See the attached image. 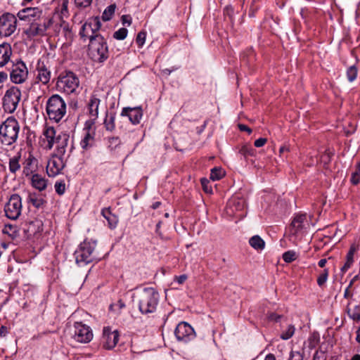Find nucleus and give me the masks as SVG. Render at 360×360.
I'll return each mask as SVG.
<instances>
[{
  "mask_svg": "<svg viewBox=\"0 0 360 360\" xmlns=\"http://www.w3.org/2000/svg\"><path fill=\"white\" fill-rule=\"evenodd\" d=\"M88 56L94 62L103 63L109 56L106 41L103 36H96L88 45Z\"/></svg>",
  "mask_w": 360,
  "mask_h": 360,
  "instance_id": "obj_1",
  "label": "nucleus"
},
{
  "mask_svg": "<svg viewBox=\"0 0 360 360\" xmlns=\"http://www.w3.org/2000/svg\"><path fill=\"white\" fill-rule=\"evenodd\" d=\"M19 124L13 117L6 119L0 126V141L6 146H11L18 139Z\"/></svg>",
  "mask_w": 360,
  "mask_h": 360,
  "instance_id": "obj_2",
  "label": "nucleus"
},
{
  "mask_svg": "<svg viewBox=\"0 0 360 360\" xmlns=\"http://www.w3.org/2000/svg\"><path fill=\"white\" fill-rule=\"evenodd\" d=\"M46 113L51 120L60 122L66 113V104L58 94L51 96L46 103Z\"/></svg>",
  "mask_w": 360,
  "mask_h": 360,
  "instance_id": "obj_3",
  "label": "nucleus"
},
{
  "mask_svg": "<svg viewBox=\"0 0 360 360\" xmlns=\"http://www.w3.org/2000/svg\"><path fill=\"white\" fill-rule=\"evenodd\" d=\"M79 84V78L72 72L61 73L56 83L57 89L70 94L75 91Z\"/></svg>",
  "mask_w": 360,
  "mask_h": 360,
  "instance_id": "obj_4",
  "label": "nucleus"
},
{
  "mask_svg": "<svg viewBox=\"0 0 360 360\" xmlns=\"http://www.w3.org/2000/svg\"><path fill=\"white\" fill-rule=\"evenodd\" d=\"M96 248V242H83L79 250L75 253V259L77 263L88 264L94 261L96 258L94 252Z\"/></svg>",
  "mask_w": 360,
  "mask_h": 360,
  "instance_id": "obj_5",
  "label": "nucleus"
},
{
  "mask_svg": "<svg viewBox=\"0 0 360 360\" xmlns=\"http://www.w3.org/2000/svg\"><path fill=\"white\" fill-rule=\"evenodd\" d=\"M22 199L18 194H13L10 196L4 206V212L7 218L16 220L22 212Z\"/></svg>",
  "mask_w": 360,
  "mask_h": 360,
  "instance_id": "obj_6",
  "label": "nucleus"
},
{
  "mask_svg": "<svg viewBox=\"0 0 360 360\" xmlns=\"http://www.w3.org/2000/svg\"><path fill=\"white\" fill-rule=\"evenodd\" d=\"M21 91L17 86H11L6 91L3 98V106L6 111L13 112L20 101Z\"/></svg>",
  "mask_w": 360,
  "mask_h": 360,
  "instance_id": "obj_7",
  "label": "nucleus"
},
{
  "mask_svg": "<svg viewBox=\"0 0 360 360\" xmlns=\"http://www.w3.org/2000/svg\"><path fill=\"white\" fill-rule=\"evenodd\" d=\"M101 27V23L98 17L90 18L82 25L79 34L84 41L89 39L91 41L96 36H101L98 33Z\"/></svg>",
  "mask_w": 360,
  "mask_h": 360,
  "instance_id": "obj_8",
  "label": "nucleus"
},
{
  "mask_svg": "<svg viewBox=\"0 0 360 360\" xmlns=\"http://www.w3.org/2000/svg\"><path fill=\"white\" fill-rule=\"evenodd\" d=\"M51 24V20L49 19H44L43 20H36V19H34L30 22L28 27L25 29L24 33L27 35V38L30 39L38 36H44Z\"/></svg>",
  "mask_w": 360,
  "mask_h": 360,
  "instance_id": "obj_9",
  "label": "nucleus"
},
{
  "mask_svg": "<svg viewBox=\"0 0 360 360\" xmlns=\"http://www.w3.org/2000/svg\"><path fill=\"white\" fill-rule=\"evenodd\" d=\"M17 18L10 13H6L0 16V35L9 37L15 32L17 28Z\"/></svg>",
  "mask_w": 360,
  "mask_h": 360,
  "instance_id": "obj_10",
  "label": "nucleus"
},
{
  "mask_svg": "<svg viewBox=\"0 0 360 360\" xmlns=\"http://www.w3.org/2000/svg\"><path fill=\"white\" fill-rule=\"evenodd\" d=\"M67 158L54 154L49 160L46 166V172L49 176L54 177L59 174L65 167Z\"/></svg>",
  "mask_w": 360,
  "mask_h": 360,
  "instance_id": "obj_11",
  "label": "nucleus"
},
{
  "mask_svg": "<svg viewBox=\"0 0 360 360\" xmlns=\"http://www.w3.org/2000/svg\"><path fill=\"white\" fill-rule=\"evenodd\" d=\"M28 70L26 65L22 61H18L13 64L10 73L11 81L15 84H22L27 79Z\"/></svg>",
  "mask_w": 360,
  "mask_h": 360,
  "instance_id": "obj_12",
  "label": "nucleus"
},
{
  "mask_svg": "<svg viewBox=\"0 0 360 360\" xmlns=\"http://www.w3.org/2000/svg\"><path fill=\"white\" fill-rule=\"evenodd\" d=\"M74 338L79 342L87 343L92 340L93 333L88 326L77 322L75 323Z\"/></svg>",
  "mask_w": 360,
  "mask_h": 360,
  "instance_id": "obj_13",
  "label": "nucleus"
},
{
  "mask_svg": "<svg viewBox=\"0 0 360 360\" xmlns=\"http://www.w3.org/2000/svg\"><path fill=\"white\" fill-rule=\"evenodd\" d=\"M175 335L178 340L188 342L195 338V333L193 328L186 322H181L175 329Z\"/></svg>",
  "mask_w": 360,
  "mask_h": 360,
  "instance_id": "obj_14",
  "label": "nucleus"
},
{
  "mask_svg": "<svg viewBox=\"0 0 360 360\" xmlns=\"http://www.w3.org/2000/svg\"><path fill=\"white\" fill-rule=\"evenodd\" d=\"M119 333L117 330L112 331L110 327H104L101 342L103 348L111 349L115 347L119 340Z\"/></svg>",
  "mask_w": 360,
  "mask_h": 360,
  "instance_id": "obj_15",
  "label": "nucleus"
},
{
  "mask_svg": "<svg viewBox=\"0 0 360 360\" xmlns=\"http://www.w3.org/2000/svg\"><path fill=\"white\" fill-rule=\"evenodd\" d=\"M158 304L157 298L154 294H146L140 300L139 309L143 314L153 312Z\"/></svg>",
  "mask_w": 360,
  "mask_h": 360,
  "instance_id": "obj_16",
  "label": "nucleus"
},
{
  "mask_svg": "<svg viewBox=\"0 0 360 360\" xmlns=\"http://www.w3.org/2000/svg\"><path fill=\"white\" fill-rule=\"evenodd\" d=\"M36 70L37 72V80L43 84H47L51 79V73L48 65L44 61L39 60L37 65Z\"/></svg>",
  "mask_w": 360,
  "mask_h": 360,
  "instance_id": "obj_17",
  "label": "nucleus"
},
{
  "mask_svg": "<svg viewBox=\"0 0 360 360\" xmlns=\"http://www.w3.org/2000/svg\"><path fill=\"white\" fill-rule=\"evenodd\" d=\"M121 115L128 117L133 124H138L143 117V110L141 107H127L122 109Z\"/></svg>",
  "mask_w": 360,
  "mask_h": 360,
  "instance_id": "obj_18",
  "label": "nucleus"
},
{
  "mask_svg": "<svg viewBox=\"0 0 360 360\" xmlns=\"http://www.w3.org/2000/svg\"><path fill=\"white\" fill-rule=\"evenodd\" d=\"M69 142L70 135L68 134L63 132L58 134L55 142L56 144V150L55 154L65 157Z\"/></svg>",
  "mask_w": 360,
  "mask_h": 360,
  "instance_id": "obj_19",
  "label": "nucleus"
},
{
  "mask_svg": "<svg viewBox=\"0 0 360 360\" xmlns=\"http://www.w3.org/2000/svg\"><path fill=\"white\" fill-rule=\"evenodd\" d=\"M22 173L25 176H30L37 169L38 160L32 155L30 154L23 162Z\"/></svg>",
  "mask_w": 360,
  "mask_h": 360,
  "instance_id": "obj_20",
  "label": "nucleus"
},
{
  "mask_svg": "<svg viewBox=\"0 0 360 360\" xmlns=\"http://www.w3.org/2000/svg\"><path fill=\"white\" fill-rule=\"evenodd\" d=\"M307 215L305 214H300L296 215L290 224V232L293 235L297 234L302 229L304 228Z\"/></svg>",
  "mask_w": 360,
  "mask_h": 360,
  "instance_id": "obj_21",
  "label": "nucleus"
},
{
  "mask_svg": "<svg viewBox=\"0 0 360 360\" xmlns=\"http://www.w3.org/2000/svg\"><path fill=\"white\" fill-rule=\"evenodd\" d=\"M100 102L101 101L99 98H98L95 95H92L88 103L89 114L91 117V124H93L94 121L98 117Z\"/></svg>",
  "mask_w": 360,
  "mask_h": 360,
  "instance_id": "obj_22",
  "label": "nucleus"
},
{
  "mask_svg": "<svg viewBox=\"0 0 360 360\" xmlns=\"http://www.w3.org/2000/svg\"><path fill=\"white\" fill-rule=\"evenodd\" d=\"M12 55L11 46L8 43L0 44V68L6 65Z\"/></svg>",
  "mask_w": 360,
  "mask_h": 360,
  "instance_id": "obj_23",
  "label": "nucleus"
},
{
  "mask_svg": "<svg viewBox=\"0 0 360 360\" xmlns=\"http://www.w3.org/2000/svg\"><path fill=\"white\" fill-rule=\"evenodd\" d=\"M31 185L39 191H44L47 186V180L39 174H34L31 176Z\"/></svg>",
  "mask_w": 360,
  "mask_h": 360,
  "instance_id": "obj_24",
  "label": "nucleus"
},
{
  "mask_svg": "<svg viewBox=\"0 0 360 360\" xmlns=\"http://www.w3.org/2000/svg\"><path fill=\"white\" fill-rule=\"evenodd\" d=\"M43 135L47 141L46 148L49 150L52 149L57 136L56 129L53 127H48L44 130Z\"/></svg>",
  "mask_w": 360,
  "mask_h": 360,
  "instance_id": "obj_25",
  "label": "nucleus"
},
{
  "mask_svg": "<svg viewBox=\"0 0 360 360\" xmlns=\"http://www.w3.org/2000/svg\"><path fill=\"white\" fill-rule=\"evenodd\" d=\"M245 200L240 198H233L229 201L227 204V212L230 214H234L235 212L241 211L245 207Z\"/></svg>",
  "mask_w": 360,
  "mask_h": 360,
  "instance_id": "obj_26",
  "label": "nucleus"
},
{
  "mask_svg": "<svg viewBox=\"0 0 360 360\" xmlns=\"http://www.w3.org/2000/svg\"><path fill=\"white\" fill-rule=\"evenodd\" d=\"M37 13H39V11L35 8H27L20 11L17 15L21 20H27L29 22H30L32 18L37 16Z\"/></svg>",
  "mask_w": 360,
  "mask_h": 360,
  "instance_id": "obj_27",
  "label": "nucleus"
},
{
  "mask_svg": "<svg viewBox=\"0 0 360 360\" xmlns=\"http://www.w3.org/2000/svg\"><path fill=\"white\" fill-rule=\"evenodd\" d=\"M357 251V248L352 245H351L347 255H346V262L343 266L341 268L342 272H346L352 265L354 262V253Z\"/></svg>",
  "mask_w": 360,
  "mask_h": 360,
  "instance_id": "obj_28",
  "label": "nucleus"
},
{
  "mask_svg": "<svg viewBox=\"0 0 360 360\" xmlns=\"http://www.w3.org/2000/svg\"><path fill=\"white\" fill-rule=\"evenodd\" d=\"M27 200L29 203L32 204L37 209L43 208L46 203V201L37 193H30L28 196Z\"/></svg>",
  "mask_w": 360,
  "mask_h": 360,
  "instance_id": "obj_29",
  "label": "nucleus"
},
{
  "mask_svg": "<svg viewBox=\"0 0 360 360\" xmlns=\"http://www.w3.org/2000/svg\"><path fill=\"white\" fill-rule=\"evenodd\" d=\"M249 244L256 250H262L265 247V242L258 235L251 237L249 240Z\"/></svg>",
  "mask_w": 360,
  "mask_h": 360,
  "instance_id": "obj_30",
  "label": "nucleus"
},
{
  "mask_svg": "<svg viewBox=\"0 0 360 360\" xmlns=\"http://www.w3.org/2000/svg\"><path fill=\"white\" fill-rule=\"evenodd\" d=\"M347 314L352 319L359 321L360 320V307L353 304L350 302L347 307Z\"/></svg>",
  "mask_w": 360,
  "mask_h": 360,
  "instance_id": "obj_31",
  "label": "nucleus"
},
{
  "mask_svg": "<svg viewBox=\"0 0 360 360\" xmlns=\"http://www.w3.org/2000/svg\"><path fill=\"white\" fill-rule=\"evenodd\" d=\"M94 144V136L89 131H86L85 136L80 142V146L84 150H87Z\"/></svg>",
  "mask_w": 360,
  "mask_h": 360,
  "instance_id": "obj_32",
  "label": "nucleus"
},
{
  "mask_svg": "<svg viewBox=\"0 0 360 360\" xmlns=\"http://www.w3.org/2000/svg\"><path fill=\"white\" fill-rule=\"evenodd\" d=\"M101 214L108 221L110 227H115L117 221L115 220V217L112 214L110 208H105L102 210Z\"/></svg>",
  "mask_w": 360,
  "mask_h": 360,
  "instance_id": "obj_33",
  "label": "nucleus"
},
{
  "mask_svg": "<svg viewBox=\"0 0 360 360\" xmlns=\"http://www.w3.org/2000/svg\"><path fill=\"white\" fill-rule=\"evenodd\" d=\"M115 115L113 113L108 114L106 115V117L104 120V125L105 129L108 131H112L115 128Z\"/></svg>",
  "mask_w": 360,
  "mask_h": 360,
  "instance_id": "obj_34",
  "label": "nucleus"
},
{
  "mask_svg": "<svg viewBox=\"0 0 360 360\" xmlns=\"http://www.w3.org/2000/svg\"><path fill=\"white\" fill-rule=\"evenodd\" d=\"M115 8H116L115 4H111V5L108 6L104 10V11H103V13L102 14V20L103 21H108V20H110L112 18V17L114 15V13H115Z\"/></svg>",
  "mask_w": 360,
  "mask_h": 360,
  "instance_id": "obj_35",
  "label": "nucleus"
},
{
  "mask_svg": "<svg viewBox=\"0 0 360 360\" xmlns=\"http://www.w3.org/2000/svg\"><path fill=\"white\" fill-rule=\"evenodd\" d=\"M225 175V172L221 167H214L211 169L210 179L212 181L220 180Z\"/></svg>",
  "mask_w": 360,
  "mask_h": 360,
  "instance_id": "obj_36",
  "label": "nucleus"
},
{
  "mask_svg": "<svg viewBox=\"0 0 360 360\" xmlns=\"http://www.w3.org/2000/svg\"><path fill=\"white\" fill-rule=\"evenodd\" d=\"M20 168L19 158L14 157L9 160V170L11 173L15 174Z\"/></svg>",
  "mask_w": 360,
  "mask_h": 360,
  "instance_id": "obj_37",
  "label": "nucleus"
},
{
  "mask_svg": "<svg viewBox=\"0 0 360 360\" xmlns=\"http://www.w3.org/2000/svg\"><path fill=\"white\" fill-rule=\"evenodd\" d=\"M93 0H75L76 8L79 10L86 9L91 6Z\"/></svg>",
  "mask_w": 360,
  "mask_h": 360,
  "instance_id": "obj_38",
  "label": "nucleus"
},
{
  "mask_svg": "<svg viewBox=\"0 0 360 360\" xmlns=\"http://www.w3.org/2000/svg\"><path fill=\"white\" fill-rule=\"evenodd\" d=\"M357 68L356 66L352 65L349 67L347 70V79L352 82L355 80L357 76Z\"/></svg>",
  "mask_w": 360,
  "mask_h": 360,
  "instance_id": "obj_39",
  "label": "nucleus"
},
{
  "mask_svg": "<svg viewBox=\"0 0 360 360\" xmlns=\"http://www.w3.org/2000/svg\"><path fill=\"white\" fill-rule=\"evenodd\" d=\"M121 143L120 139L117 136L109 137L108 139V146L110 150L115 149Z\"/></svg>",
  "mask_w": 360,
  "mask_h": 360,
  "instance_id": "obj_40",
  "label": "nucleus"
},
{
  "mask_svg": "<svg viewBox=\"0 0 360 360\" xmlns=\"http://www.w3.org/2000/svg\"><path fill=\"white\" fill-rule=\"evenodd\" d=\"M3 233L13 236L17 233V226L11 224H5Z\"/></svg>",
  "mask_w": 360,
  "mask_h": 360,
  "instance_id": "obj_41",
  "label": "nucleus"
},
{
  "mask_svg": "<svg viewBox=\"0 0 360 360\" xmlns=\"http://www.w3.org/2000/svg\"><path fill=\"white\" fill-rule=\"evenodd\" d=\"M283 259L287 263L292 262L297 259V254L292 250L287 251L283 253Z\"/></svg>",
  "mask_w": 360,
  "mask_h": 360,
  "instance_id": "obj_42",
  "label": "nucleus"
},
{
  "mask_svg": "<svg viewBox=\"0 0 360 360\" xmlns=\"http://www.w3.org/2000/svg\"><path fill=\"white\" fill-rule=\"evenodd\" d=\"M295 330V327L292 325L288 326L287 330L281 334V338L285 340L290 339L294 335Z\"/></svg>",
  "mask_w": 360,
  "mask_h": 360,
  "instance_id": "obj_43",
  "label": "nucleus"
},
{
  "mask_svg": "<svg viewBox=\"0 0 360 360\" xmlns=\"http://www.w3.org/2000/svg\"><path fill=\"white\" fill-rule=\"evenodd\" d=\"M328 276V270L327 269H323L317 278V283L319 286L323 285L327 281Z\"/></svg>",
  "mask_w": 360,
  "mask_h": 360,
  "instance_id": "obj_44",
  "label": "nucleus"
},
{
  "mask_svg": "<svg viewBox=\"0 0 360 360\" xmlns=\"http://www.w3.org/2000/svg\"><path fill=\"white\" fill-rule=\"evenodd\" d=\"M127 32V30L126 28L122 27L115 32L113 34V37L117 39L122 40L126 38Z\"/></svg>",
  "mask_w": 360,
  "mask_h": 360,
  "instance_id": "obj_45",
  "label": "nucleus"
},
{
  "mask_svg": "<svg viewBox=\"0 0 360 360\" xmlns=\"http://www.w3.org/2000/svg\"><path fill=\"white\" fill-rule=\"evenodd\" d=\"M200 181H201V185H202L203 191L206 193H209V194L212 193V186H210V181L205 178H202V179H201Z\"/></svg>",
  "mask_w": 360,
  "mask_h": 360,
  "instance_id": "obj_46",
  "label": "nucleus"
},
{
  "mask_svg": "<svg viewBox=\"0 0 360 360\" xmlns=\"http://www.w3.org/2000/svg\"><path fill=\"white\" fill-rule=\"evenodd\" d=\"M54 187L56 192L60 195H63L65 191V184L64 181L56 182Z\"/></svg>",
  "mask_w": 360,
  "mask_h": 360,
  "instance_id": "obj_47",
  "label": "nucleus"
},
{
  "mask_svg": "<svg viewBox=\"0 0 360 360\" xmlns=\"http://www.w3.org/2000/svg\"><path fill=\"white\" fill-rule=\"evenodd\" d=\"M146 36V34L145 32H140L138 33L136 39V42L139 47H141L144 44Z\"/></svg>",
  "mask_w": 360,
  "mask_h": 360,
  "instance_id": "obj_48",
  "label": "nucleus"
},
{
  "mask_svg": "<svg viewBox=\"0 0 360 360\" xmlns=\"http://www.w3.org/2000/svg\"><path fill=\"white\" fill-rule=\"evenodd\" d=\"M327 355L326 352L321 349L317 350L312 360H326Z\"/></svg>",
  "mask_w": 360,
  "mask_h": 360,
  "instance_id": "obj_49",
  "label": "nucleus"
},
{
  "mask_svg": "<svg viewBox=\"0 0 360 360\" xmlns=\"http://www.w3.org/2000/svg\"><path fill=\"white\" fill-rule=\"evenodd\" d=\"M289 360H303L302 354L299 352H291Z\"/></svg>",
  "mask_w": 360,
  "mask_h": 360,
  "instance_id": "obj_50",
  "label": "nucleus"
},
{
  "mask_svg": "<svg viewBox=\"0 0 360 360\" xmlns=\"http://www.w3.org/2000/svg\"><path fill=\"white\" fill-rule=\"evenodd\" d=\"M351 181L353 184L356 185L360 181V174H359V169L354 173L352 174Z\"/></svg>",
  "mask_w": 360,
  "mask_h": 360,
  "instance_id": "obj_51",
  "label": "nucleus"
},
{
  "mask_svg": "<svg viewBox=\"0 0 360 360\" xmlns=\"http://www.w3.org/2000/svg\"><path fill=\"white\" fill-rule=\"evenodd\" d=\"M266 142L267 139L266 138H259L255 141L254 145L255 147L259 148L263 146Z\"/></svg>",
  "mask_w": 360,
  "mask_h": 360,
  "instance_id": "obj_52",
  "label": "nucleus"
},
{
  "mask_svg": "<svg viewBox=\"0 0 360 360\" xmlns=\"http://www.w3.org/2000/svg\"><path fill=\"white\" fill-rule=\"evenodd\" d=\"M281 315H278L275 313H271L268 316V319L269 321H276V322H278L281 319Z\"/></svg>",
  "mask_w": 360,
  "mask_h": 360,
  "instance_id": "obj_53",
  "label": "nucleus"
},
{
  "mask_svg": "<svg viewBox=\"0 0 360 360\" xmlns=\"http://www.w3.org/2000/svg\"><path fill=\"white\" fill-rule=\"evenodd\" d=\"M118 305L119 306V309H122L123 307H124V303L122 302V300H119L118 302H117V304H112L110 305L109 307V309H111V310H114L115 307Z\"/></svg>",
  "mask_w": 360,
  "mask_h": 360,
  "instance_id": "obj_54",
  "label": "nucleus"
},
{
  "mask_svg": "<svg viewBox=\"0 0 360 360\" xmlns=\"http://www.w3.org/2000/svg\"><path fill=\"white\" fill-rule=\"evenodd\" d=\"M238 128L240 131H247L249 134L252 133V129L247 125L240 124L238 125Z\"/></svg>",
  "mask_w": 360,
  "mask_h": 360,
  "instance_id": "obj_55",
  "label": "nucleus"
},
{
  "mask_svg": "<svg viewBox=\"0 0 360 360\" xmlns=\"http://www.w3.org/2000/svg\"><path fill=\"white\" fill-rule=\"evenodd\" d=\"M8 79V75L6 72H0V83L4 82Z\"/></svg>",
  "mask_w": 360,
  "mask_h": 360,
  "instance_id": "obj_56",
  "label": "nucleus"
},
{
  "mask_svg": "<svg viewBox=\"0 0 360 360\" xmlns=\"http://www.w3.org/2000/svg\"><path fill=\"white\" fill-rule=\"evenodd\" d=\"M176 279L179 284H181L187 279V276L184 274L176 277Z\"/></svg>",
  "mask_w": 360,
  "mask_h": 360,
  "instance_id": "obj_57",
  "label": "nucleus"
},
{
  "mask_svg": "<svg viewBox=\"0 0 360 360\" xmlns=\"http://www.w3.org/2000/svg\"><path fill=\"white\" fill-rule=\"evenodd\" d=\"M7 333L8 329L5 326H1L0 329V335L4 337Z\"/></svg>",
  "mask_w": 360,
  "mask_h": 360,
  "instance_id": "obj_58",
  "label": "nucleus"
},
{
  "mask_svg": "<svg viewBox=\"0 0 360 360\" xmlns=\"http://www.w3.org/2000/svg\"><path fill=\"white\" fill-rule=\"evenodd\" d=\"M326 263H327L326 259H321L319 260L318 264L321 268H323L326 266Z\"/></svg>",
  "mask_w": 360,
  "mask_h": 360,
  "instance_id": "obj_59",
  "label": "nucleus"
},
{
  "mask_svg": "<svg viewBox=\"0 0 360 360\" xmlns=\"http://www.w3.org/2000/svg\"><path fill=\"white\" fill-rule=\"evenodd\" d=\"M250 149L248 148L247 146H243L240 150V153H243V155H246L250 153Z\"/></svg>",
  "mask_w": 360,
  "mask_h": 360,
  "instance_id": "obj_60",
  "label": "nucleus"
},
{
  "mask_svg": "<svg viewBox=\"0 0 360 360\" xmlns=\"http://www.w3.org/2000/svg\"><path fill=\"white\" fill-rule=\"evenodd\" d=\"M321 159L323 161H329L330 160V155L329 153H326L321 156Z\"/></svg>",
  "mask_w": 360,
  "mask_h": 360,
  "instance_id": "obj_61",
  "label": "nucleus"
},
{
  "mask_svg": "<svg viewBox=\"0 0 360 360\" xmlns=\"http://www.w3.org/2000/svg\"><path fill=\"white\" fill-rule=\"evenodd\" d=\"M264 360H276V357L274 354H269L266 356L265 357V359Z\"/></svg>",
  "mask_w": 360,
  "mask_h": 360,
  "instance_id": "obj_62",
  "label": "nucleus"
},
{
  "mask_svg": "<svg viewBox=\"0 0 360 360\" xmlns=\"http://www.w3.org/2000/svg\"><path fill=\"white\" fill-rule=\"evenodd\" d=\"M288 148L285 146H281L279 149L280 154L283 153L284 152L288 151Z\"/></svg>",
  "mask_w": 360,
  "mask_h": 360,
  "instance_id": "obj_63",
  "label": "nucleus"
},
{
  "mask_svg": "<svg viewBox=\"0 0 360 360\" xmlns=\"http://www.w3.org/2000/svg\"><path fill=\"white\" fill-rule=\"evenodd\" d=\"M357 335H356V341L360 343V326H359V328L358 329L357 332H356Z\"/></svg>",
  "mask_w": 360,
  "mask_h": 360,
  "instance_id": "obj_64",
  "label": "nucleus"
}]
</instances>
